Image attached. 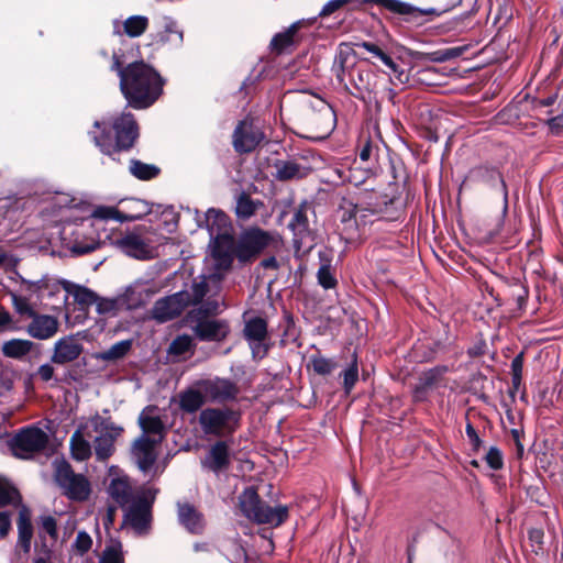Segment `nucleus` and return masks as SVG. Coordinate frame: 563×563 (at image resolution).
Here are the masks:
<instances>
[{
    "label": "nucleus",
    "instance_id": "nucleus-15",
    "mask_svg": "<svg viewBox=\"0 0 563 563\" xmlns=\"http://www.w3.org/2000/svg\"><path fill=\"white\" fill-rule=\"evenodd\" d=\"M244 336L252 350L253 357L263 358L268 351L267 323L264 319L255 317L245 322Z\"/></svg>",
    "mask_w": 563,
    "mask_h": 563
},
{
    "label": "nucleus",
    "instance_id": "nucleus-2",
    "mask_svg": "<svg viewBox=\"0 0 563 563\" xmlns=\"http://www.w3.org/2000/svg\"><path fill=\"white\" fill-rule=\"evenodd\" d=\"M90 132L100 151L114 158V154L131 148L139 136V126L131 113H122L111 122L96 121Z\"/></svg>",
    "mask_w": 563,
    "mask_h": 563
},
{
    "label": "nucleus",
    "instance_id": "nucleus-18",
    "mask_svg": "<svg viewBox=\"0 0 563 563\" xmlns=\"http://www.w3.org/2000/svg\"><path fill=\"white\" fill-rule=\"evenodd\" d=\"M107 492L112 500L120 507L125 508L137 500L131 479L125 474H111Z\"/></svg>",
    "mask_w": 563,
    "mask_h": 563
},
{
    "label": "nucleus",
    "instance_id": "nucleus-38",
    "mask_svg": "<svg viewBox=\"0 0 563 563\" xmlns=\"http://www.w3.org/2000/svg\"><path fill=\"white\" fill-rule=\"evenodd\" d=\"M131 346H132V342L130 340L119 341V342L114 343L107 351L96 354V358L106 361V362L120 360L126 355V353L130 351Z\"/></svg>",
    "mask_w": 563,
    "mask_h": 563
},
{
    "label": "nucleus",
    "instance_id": "nucleus-9",
    "mask_svg": "<svg viewBox=\"0 0 563 563\" xmlns=\"http://www.w3.org/2000/svg\"><path fill=\"white\" fill-rule=\"evenodd\" d=\"M280 245L278 235L263 231L261 229H251L244 232L235 249L234 254L241 262H247L267 247L277 249Z\"/></svg>",
    "mask_w": 563,
    "mask_h": 563
},
{
    "label": "nucleus",
    "instance_id": "nucleus-63",
    "mask_svg": "<svg viewBox=\"0 0 563 563\" xmlns=\"http://www.w3.org/2000/svg\"><path fill=\"white\" fill-rule=\"evenodd\" d=\"M115 512H117V508L113 507V506H108L107 510H106V514L102 518V523L106 529H109L113 522H114V518H115Z\"/></svg>",
    "mask_w": 563,
    "mask_h": 563
},
{
    "label": "nucleus",
    "instance_id": "nucleus-27",
    "mask_svg": "<svg viewBox=\"0 0 563 563\" xmlns=\"http://www.w3.org/2000/svg\"><path fill=\"white\" fill-rule=\"evenodd\" d=\"M62 286L66 292L74 297L75 301L81 306H90L97 301V295L87 287L77 285L66 279L56 283V290Z\"/></svg>",
    "mask_w": 563,
    "mask_h": 563
},
{
    "label": "nucleus",
    "instance_id": "nucleus-37",
    "mask_svg": "<svg viewBox=\"0 0 563 563\" xmlns=\"http://www.w3.org/2000/svg\"><path fill=\"white\" fill-rule=\"evenodd\" d=\"M465 51L466 47L464 46L449 47L430 53H423L421 54V59L432 63H443L460 57Z\"/></svg>",
    "mask_w": 563,
    "mask_h": 563
},
{
    "label": "nucleus",
    "instance_id": "nucleus-19",
    "mask_svg": "<svg viewBox=\"0 0 563 563\" xmlns=\"http://www.w3.org/2000/svg\"><path fill=\"white\" fill-rule=\"evenodd\" d=\"M82 350V344L75 336H64L55 342L51 361L59 365L70 363L79 357Z\"/></svg>",
    "mask_w": 563,
    "mask_h": 563
},
{
    "label": "nucleus",
    "instance_id": "nucleus-10",
    "mask_svg": "<svg viewBox=\"0 0 563 563\" xmlns=\"http://www.w3.org/2000/svg\"><path fill=\"white\" fill-rule=\"evenodd\" d=\"M55 481L71 500L82 501L90 495L89 481L82 474H76L66 461L56 462Z\"/></svg>",
    "mask_w": 563,
    "mask_h": 563
},
{
    "label": "nucleus",
    "instance_id": "nucleus-21",
    "mask_svg": "<svg viewBox=\"0 0 563 563\" xmlns=\"http://www.w3.org/2000/svg\"><path fill=\"white\" fill-rule=\"evenodd\" d=\"M199 386L205 397L211 400L222 401L231 399L234 398L238 393L235 385L228 379L216 378L203 380Z\"/></svg>",
    "mask_w": 563,
    "mask_h": 563
},
{
    "label": "nucleus",
    "instance_id": "nucleus-24",
    "mask_svg": "<svg viewBox=\"0 0 563 563\" xmlns=\"http://www.w3.org/2000/svg\"><path fill=\"white\" fill-rule=\"evenodd\" d=\"M18 542L16 547L27 554L31 551V542L33 538V527L31 522V512L27 507L23 506L19 511L18 518Z\"/></svg>",
    "mask_w": 563,
    "mask_h": 563
},
{
    "label": "nucleus",
    "instance_id": "nucleus-56",
    "mask_svg": "<svg viewBox=\"0 0 563 563\" xmlns=\"http://www.w3.org/2000/svg\"><path fill=\"white\" fill-rule=\"evenodd\" d=\"M227 419L222 410H206L200 416V422H224Z\"/></svg>",
    "mask_w": 563,
    "mask_h": 563
},
{
    "label": "nucleus",
    "instance_id": "nucleus-23",
    "mask_svg": "<svg viewBox=\"0 0 563 563\" xmlns=\"http://www.w3.org/2000/svg\"><path fill=\"white\" fill-rule=\"evenodd\" d=\"M446 366H437L424 372L419 378V384L417 385L415 390V397L419 399L423 396V394L428 393L429 390L444 387V375L446 374Z\"/></svg>",
    "mask_w": 563,
    "mask_h": 563
},
{
    "label": "nucleus",
    "instance_id": "nucleus-47",
    "mask_svg": "<svg viewBox=\"0 0 563 563\" xmlns=\"http://www.w3.org/2000/svg\"><path fill=\"white\" fill-rule=\"evenodd\" d=\"M311 364L313 371L320 375H328L335 368V363L321 355L312 356Z\"/></svg>",
    "mask_w": 563,
    "mask_h": 563
},
{
    "label": "nucleus",
    "instance_id": "nucleus-29",
    "mask_svg": "<svg viewBox=\"0 0 563 563\" xmlns=\"http://www.w3.org/2000/svg\"><path fill=\"white\" fill-rule=\"evenodd\" d=\"M275 168L276 178L279 180L300 179L308 174V168L294 161H278Z\"/></svg>",
    "mask_w": 563,
    "mask_h": 563
},
{
    "label": "nucleus",
    "instance_id": "nucleus-16",
    "mask_svg": "<svg viewBox=\"0 0 563 563\" xmlns=\"http://www.w3.org/2000/svg\"><path fill=\"white\" fill-rule=\"evenodd\" d=\"M18 277L21 282L20 291L25 292L26 296L11 294L13 307L19 314L32 317L35 312L29 301L33 295H38L44 289H47L49 280L46 277L35 282L27 280L19 274Z\"/></svg>",
    "mask_w": 563,
    "mask_h": 563
},
{
    "label": "nucleus",
    "instance_id": "nucleus-44",
    "mask_svg": "<svg viewBox=\"0 0 563 563\" xmlns=\"http://www.w3.org/2000/svg\"><path fill=\"white\" fill-rule=\"evenodd\" d=\"M96 310L99 314L104 316H115L119 308H121V298L118 299H107L99 298L97 296V301L95 302Z\"/></svg>",
    "mask_w": 563,
    "mask_h": 563
},
{
    "label": "nucleus",
    "instance_id": "nucleus-17",
    "mask_svg": "<svg viewBox=\"0 0 563 563\" xmlns=\"http://www.w3.org/2000/svg\"><path fill=\"white\" fill-rule=\"evenodd\" d=\"M126 507L123 523L130 526L136 533L145 532L151 522V503L139 497Z\"/></svg>",
    "mask_w": 563,
    "mask_h": 563
},
{
    "label": "nucleus",
    "instance_id": "nucleus-46",
    "mask_svg": "<svg viewBox=\"0 0 563 563\" xmlns=\"http://www.w3.org/2000/svg\"><path fill=\"white\" fill-rule=\"evenodd\" d=\"M40 523V537L42 538L43 534L45 533L49 536L52 540L57 541L58 530L55 518H53L52 516H43L41 517Z\"/></svg>",
    "mask_w": 563,
    "mask_h": 563
},
{
    "label": "nucleus",
    "instance_id": "nucleus-25",
    "mask_svg": "<svg viewBox=\"0 0 563 563\" xmlns=\"http://www.w3.org/2000/svg\"><path fill=\"white\" fill-rule=\"evenodd\" d=\"M179 522L194 534H199L205 528L202 515L189 504L178 505Z\"/></svg>",
    "mask_w": 563,
    "mask_h": 563
},
{
    "label": "nucleus",
    "instance_id": "nucleus-28",
    "mask_svg": "<svg viewBox=\"0 0 563 563\" xmlns=\"http://www.w3.org/2000/svg\"><path fill=\"white\" fill-rule=\"evenodd\" d=\"M289 228L295 235V243H302L310 235L306 205L300 206L294 213Z\"/></svg>",
    "mask_w": 563,
    "mask_h": 563
},
{
    "label": "nucleus",
    "instance_id": "nucleus-3",
    "mask_svg": "<svg viewBox=\"0 0 563 563\" xmlns=\"http://www.w3.org/2000/svg\"><path fill=\"white\" fill-rule=\"evenodd\" d=\"M140 426L142 427V433L131 445V459L144 475L155 477L162 474L164 470L156 462L167 424Z\"/></svg>",
    "mask_w": 563,
    "mask_h": 563
},
{
    "label": "nucleus",
    "instance_id": "nucleus-13",
    "mask_svg": "<svg viewBox=\"0 0 563 563\" xmlns=\"http://www.w3.org/2000/svg\"><path fill=\"white\" fill-rule=\"evenodd\" d=\"M264 140L258 121L246 119L240 122L233 134V146L240 153L253 151Z\"/></svg>",
    "mask_w": 563,
    "mask_h": 563
},
{
    "label": "nucleus",
    "instance_id": "nucleus-58",
    "mask_svg": "<svg viewBox=\"0 0 563 563\" xmlns=\"http://www.w3.org/2000/svg\"><path fill=\"white\" fill-rule=\"evenodd\" d=\"M333 70L335 71V76L339 82L346 87V84L344 82L345 68L342 52H340L339 56L335 58Z\"/></svg>",
    "mask_w": 563,
    "mask_h": 563
},
{
    "label": "nucleus",
    "instance_id": "nucleus-49",
    "mask_svg": "<svg viewBox=\"0 0 563 563\" xmlns=\"http://www.w3.org/2000/svg\"><path fill=\"white\" fill-rule=\"evenodd\" d=\"M318 282L324 289H331L336 286V279L331 273L330 266L323 264L317 273Z\"/></svg>",
    "mask_w": 563,
    "mask_h": 563
},
{
    "label": "nucleus",
    "instance_id": "nucleus-12",
    "mask_svg": "<svg viewBox=\"0 0 563 563\" xmlns=\"http://www.w3.org/2000/svg\"><path fill=\"white\" fill-rule=\"evenodd\" d=\"M113 245L126 256L146 261L154 257V249L151 241L144 239L137 231L128 232L118 238Z\"/></svg>",
    "mask_w": 563,
    "mask_h": 563
},
{
    "label": "nucleus",
    "instance_id": "nucleus-34",
    "mask_svg": "<svg viewBox=\"0 0 563 563\" xmlns=\"http://www.w3.org/2000/svg\"><path fill=\"white\" fill-rule=\"evenodd\" d=\"M205 396L199 390L188 389L179 395L180 408L189 413H194L201 408Z\"/></svg>",
    "mask_w": 563,
    "mask_h": 563
},
{
    "label": "nucleus",
    "instance_id": "nucleus-57",
    "mask_svg": "<svg viewBox=\"0 0 563 563\" xmlns=\"http://www.w3.org/2000/svg\"><path fill=\"white\" fill-rule=\"evenodd\" d=\"M350 0H330L327 2L323 8L321 9L319 15L320 16H328L339 10L341 7L346 4Z\"/></svg>",
    "mask_w": 563,
    "mask_h": 563
},
{
    "label": "nucleus",
    "instance_id": "nucleus-1",
    "mask_svg": "<svg viewBox=\"0 0 563 563\" xmlns=\"http://www.w3.org/2000/svg\"><path fill=\"white\" fill-rule=\"evenodd\" d=\"M111 69L117 71L121 92L134 109L151 107L163 93L164 79L144 62H134L122 67L120 57L113 54Z\"/></svg>",
    "mask_w": 563,
    "mask_h": 563
},
{
    "label": "nucleus",
    "instance_id": "nucleus-14",
    "mask_svg": "<svg viewBox=\"0 0 563 563\" xmlns=\"http://www.w3.org/2000/svg\"><path fill=\"white\" fill-rule=\"evenodd\" d=\"M190 302V295L185 291L176 292L157 300L152 309V318L166 322L178 317Z\"/></svg>",
    "mask_w": 563,
    "mask_h": 563
},
{
    "label": "nucleus",
    "instance_id": "nucleus-31",
    "mask_svg": "<svg viewBox=\"0 0 563 563\" xmlns=\"http://www.w3.org/2000/svg\"><path fill=\"white\" fill-rule=\"evenodd\" d=\"M34 343L29 340H22V339H12L9 341H5L2 344L1 351L4 356L11 357V358H22L26 354L31 352L33 349Z\"/></svg>",
    "mask_w": 563,
    "mask_h": 563
},
{
    "label": "nucleus",
    "instance_id": "nucleus-59",
    "mask_svg": "<svg viewBox=\"0 0 563 563\" xmlns=\"http://www.w3.org/2000/svg\"><path fill=\"white\" fill-rule=\"evenodd\" d=\"M10 530H11L10 512L0 511V538L7 537Z\"/></svg>",
    "mask_w": 563,
    "mask_h": 563
},
{
    "label": "nucleus",
    "instance_id": "nucleus-33",
    "mask_svg": "<svg viewBox=\"0 0 563 563\" xmlns=\"http://www.w3.org/2000/svg\"><path fill=\"white\" fill-rule=\"evenodd\" d=\"M376 2L379 4H383L384 7H386L387 9H389L394 12L401 13V14H411L413 18H418L420 15H426V14H435L437 13L435 9L430 8L427 10H421V9L412 8L409 4L400 2L398 0H376Z\"/></svg>",
    "mask_w": 563,
    "mask_h": 563
},
{
    "label": "nucleus",
    "instance_id": "nucleus-30",
    "mask_svg": "<svg viewBox=\"0 0 563 563\" xmlns=\"http://www.w3.org/2000/svg\"><path fill=\"white\" fill-rule=\"evenodd\" d=\"M87 427L88 424H80L70 439L71 454L78 461H85L91 455L90 442L84 437Z\"/></svg>",
    "mask_w": 563,
    "mask_h": 563
},
{
    "label": "nucleus",
    "instance_id": "nucleus-62",
    "mask_svg": "<svg viewBox=\"0 0 563 563\" xmlns=\"http://www.w3.org/2000/svg\"><path fill=\"white\" fill-rule=\"evenodd\" d=\"M37 375L40 376V378L42 380L48 382L52 379V377L54 375V368L49 364H43L40 366V368L37 371Z\"/></svg>",
    "mask_w": 563,
    "mask_h": 563
},
{
    "label": "nucleus",
    "instance_id": "nucleus-20",
    "mask_svg": "<svg viewBox=\"0 0 563 563\" xmlns=\"http://www.w3.org/2000/svg\"><path fill=\"white\" fill-rule=\"evenodd\" d=\"M58 325L56 317L34 313L26 331L34 339L47 340L57 333Z\"/></svg>",
    "mask_w": 563,
    "mask_h": 563
},
{
    "label": "nucleus",
    "instance_id": "nucleus-35",
    "mask_svg": "<svg viewBox=\"0 0 563 563\" xmlns=\"http://www.w3.org/2000/svg\"><path fill=\"white\" fill-rule=\"evenodd\" d=\"M99 563H124L122 543L117 539H110L100 555Z\"/></svg>",
    "mask_w": 563,
    "mask_h": 563
},
{
    "label": "nucleus",
    "instance_id": "nucleus-61",
    "mask_svg": "<svg viewBox=\"0 0 563 563\" xmlns=\"http://www.w3.org/2000/svg\"><path fill=\"white\" fill-rule=\"evenodd\" d=\"M523 357L522 354L517 355L511 361V376L522 377Z\"/></svg>",
    "mask_w": 563,
    "mask_h": 563
},
{
    "label": "nucleus",
    "instance_id": "nucleus-22",
    "mask_svg": "<svg viewBox=\"0 0 563 563\" xmlns=\"http://www.w3.org/2000/svg\"><path fill=\"white\" fill-rule=\"evenodd\" d=\"M201 463L203 467L214 473H219L220 471L227 468L230 464L228 442L218 441L214 443Z\"/></svg>",
    "mask_w": 563,
    "mask_h": 563
},
{
    "label": "nucleus",
    "instance_id": "nucleus-60",
    "mask_svg": "<svg viewBox=\"0 0 563 563\" xmlns=\"http://www.w3.org/2000/svg\"><path fill=\"white\" fill-rule=\"evenodd\" d=\"M198 309H201L202 316L217 314L220 312V303L217 300L207 301Z\"/></svg>",
    "mask_w": 563,
    "mask_h": 563
},
{
    "label": "nucleus",
    "instance_id": "nucleus-26",
    "mask_svg": "<svg viewBox=\"0 0 563 563\" xmlns=\"http://www.w3.org/2000/svg\"><path fill=\"white\" fill-rule=\"evenodd\" d=\"M95 431L99 433L93 440L95 453L98 460H107L114 451V437L106 427L107 424H92Z\"/></svg>",
    "mask_w": 563,
    "mask_h": 563
},
{
    "label": "nucleus",
    "instance_id": "nucleus-40",
    "mask_svg": "<svg viewBox=\"0 0 563 563\" xmlns=\"http://www.w3.org/2000/svg\"><path fill=\"white\" fill-rule=\"evenodd\" d=\"M148 25V19L144 15H132L123 23L124 33L130 37L142 35Z\"/></svg>",
    "mask_w": 563,
    "mask_h": 563
},
{
    "label": "nucleus",
    "instance_id": "nucleus-7",
    "mask_svg": "<svg viewBox=\"0 0 563 563\" xmlns=\"http://www.w3.org/2000/svg\"><path fill=\"white\" fill-rule=\"evenodd\" d=\"M7 444L13 456L29 460L45 450L48 444V435L35 426H27L9 439Z\"/></svg>",
    "mask_w": 563,
    "mask_h": 563
},
{
    "label": "nucleus",
    "instance_id": "nucleus-64",
    "mask_svg": "<svg viewBox=\"0 0 563 563\" xmlns=\"http://www.w3.org/2000/svg\"><path fill=\"white\" fill-rule=\"evenodd\" d=\"M548 124L553 133H559L561 130H563V113L551 118L548 121Z\"/></svg>",
    "mask_w": 563,
    "mask_h": 563
},
{
    "label": "nucleus",
    "instance_id": "nucleus-36",
    "mask_svg": "<svg viewBox=\"0 0 563 563\" xmlns=\"http://www.w3.org/2000/svg\"><path fill=\"white\" fill-rule=\"evenodd\" d=\"M300 26V22L291 24L285 32L276 34L271 45L274 51L282 53L294 44V36Z\"/></svg>",
    "mask_w": 563,
    "mask_h": 563
},
{
    "label": "nucleus",
    "instance_id": "nucleus-42",
    "mask_svg": "<svg viewBox=\"0 0 563 563\" xmlns=\"http://www.w3.org/2000/svg\"><path fill=\"white\" fill-rule=\"evenodd\" d=\"M343 388L346 394H350L356 382L358 380V366L356 354H353L352 363L342 372Z\"/></svg>",
    "mask_w": 563,
    "mask_h": 563
},
{
    "label": "nucleus",
    "instance_id": "nucleus-45",
    "mask_svg": "<svg viewBox=\"0 0 563 563\" xmlns=\"http://www.w3.org/2000/svg\"><path fill=\"white\" fill-rule=\"evenodd\" d=\"M484 461L494 471H499L504 467V456L497 446H490L484 455Z\"/></svg>",
    "mask_w": 563,
    "mask_h": 563
},
{
    "label": "nucleus",
    "instance_id": "nucleus-52",
    "mask_svg": "<svg viewBox=\"0 0 563 563\" xmlns=\"http://www.w3.org/2000/svg\"><path fill=\"white\" fill-rule=\"evenodd\" d=\"M201 432L206 435L214 434L217 437H224L233 432L231 424H200Z\"/></svg>",
    "mask_w": 563,
    "mask_h": 563
},
{
    "label": "nucleus",
    "instance_id": "nucleus-55",
    "mask_svg": "<svg viewBox=\"0 0 563 563\" xmlns=\"http://www.w3.org/2000/svg\"><path fill=\"white\" fill-rule=\"evenodd\" d=\"M466 435L468 438L471 449L473 453L477 454L479 453L481 449L483 448L484 443L481 440L478 433L473 428V424H466Z\"/></svg>",
    "mask_w": 563,
    "mask_h": 563
},
{
    "label": "nucleus",
    "instance_id": "nucleus-50",
    "mask_svg": "<svg viewBox=\"0 0 563 563\" xmlns=\"http://www.w3.org/2000/svg\"><path fill=\"white\" fill-rule=\"evenodd\" d=\"M377 58L380 59L391 70L399 82L405 84L408 81V75H406L404 70L399 69L398 65L389 55H387L385 52H382Z\"/></svg>",
    "mask_w": 563,
    "mask_h": 563
},
{
    "label": "nucleus",
    "instance_id": "nucleus-39",
    "mask_svg": "<svg viewBox=\"0 0 563 563\" xmlns=\"http://www.w3.org/2000/svg\"><path fill=\"white\" fill-rule=\"evenodd\" d=\"M130 173L141 180H150L158 175L159 169L155 165L132 159L130 163Z\"/></svg>",
    "mask_w": 563,
    "mask_h": 563
},
{
    "label": "nucleus",
    "instance_id": "nucleus-54",
    "mask_svg": "<svg viewBox=\"0 0 563 563\" xmlns=\"http://www.w3.org/2000/svg\"><path fill=\"white\" fill-rule=\"evenodd\" d=\"M489 181H490V185L492 186H495V185H499L500 188H501V192L504 195V201H505V206H504V212H506L507 210V200H508V191H507V187H506V184L503 179V176L501 174L498 172V170H490L489 172Z\"/></svg>",
    "mask_w": 563,
    "mask_h": 563
},
{
    "label": "nucleus",
    "instance_id": "nucleus-41",
    "mask_svg": "<svg viewBox=\"0 0 563 563\" xmlns=\"http://www.w3.org/2000/svg\"><path fill=\"white\" fill-rule=\"evenodd\" d=\"M120 298L122 307L135 309L144 303L146 296L139 287H129Z\"/></svg>",
    "mask_w": 563,
    "mask_h": 563
},
{
    "label": "nucleus",
    "instance_id": "nucleus-51",
    "mask_svg": "<svg viewBox=\"0 0 563 563\" xmlns=\"http://www.w3.org/2000/svg\"><path fill=\"white\" fill-rule=\"evenodd\" d=\"M92 545V539L86 531H79L76 536L75 542H74V549L80 553L85 554L90 550Z\"/></svg>",
    "mask_w": 563,
    "mask_h": 563
},
{
    "label": "nucleus",
    "instance_id": "nucleus-6",
    "mask_svg": "<svg viewBox=\"0 0 563 563\" xmlns=\"http://www.w3.org/2000/svg\"><path fill=\"white\" fill-rule=\"evenodd\" d=\"M150 203L142 199H128L120 201L118 207L99 206L90 217L91 224L97 225L99 221L114 220L118 222H131L151 213Z\"/></svg>",
    "mask_w": 563,
    "mask_h": 563
},
{
    "label": "nucleus",
    "instance_id": "nucleus-5",
    "mask_svg": "<svg viewBox=\"0 0 563 563\" xmlns=\"http://www.w3.org/2000/svg\"><path fill=\"white\" fill-rule=\"evenodd\" d=\"M199 227H205L214 242L212 255L218 260L220 265L230 266L232 262L231 253L222 252V245H231L232 238L230 236V219L221 210L210 208L203 216V221L199 220Z\"/></svg>",
    "mask_w": 563,
    "mask_h": 563
},
{
    "label": "nucleus",
    "instance_id": "nucleus-43",
    "mask_svg": "<svg viewBox=\"0 0 563 563\" xmlns=\"http://www.w3.org/2000/svg\"><path fill=\"white\" fill-rule=\"evenodd\" d=\"M257 203L245 195L240 196L236 202V216L240 219H250L256 211Z\"/></svg>",
    "mask_w": 563,
    "mask_h": 563
},
{
    "label": "nucleus",
    "instance_id": "nucleus-53",
    "mask_svg": "<svg viewBox=\"0 0 563 563\" xmlns=\"http://www.w3.org/2000/svg\"><path fill=\"white\" fill-rule=\"evenodd\" d=\"M99 246V242L95 239H90L88 242L75 241L71 250L76 254H87L95 251Z\"/></svg>",
    "mask_w": 563,
    "mask_h": 563
},
{
    "label": "nucleus",
    "instance_id": "nucleus-11",
    "mask_svg": "<svg viewBox=\"0 0 563 563\" xmlns=\"http://www.w3.org/2000/svg\"><path fill=\"white\" fill-rule=\"evenodd\" d=\"M395 203L394 199H389V201L384 202L383 207H375V208H363L358 206H354L352 203H349L346 206H342L339 211V217L341 222L344 224V231L353 232L358 227L360 222L365 223V218L367 216V212L371 214H386V218L388 219H397L398 216L396 214H387V207L388 205L393 206Z\"/></svg>",
    "mask_w": 563,
    "mask_h": 563
},
{
    "label": "nucleus",
    "instance_id": "nucleus-8",
    "mask_svg": "<svg viewBox=\"0 0 563 563\" xmlns=\"http://www.w3.org/2000/svg\"><path fill=\"white\" fill-rule=\"evenodd\" d=\"M187 322L200 341L221 342L230 333L229 322L202 316L201 309H194L187 316Z\"/></svg>",
    "mask_w": 563,
    "mask_h": 563
},
{
    "label": "nucleus",
    "instance_id": "nucleus-32",
    "mask_svg": "<svg viewBox=\"0 0 563 563\" xmlns=\"http://www.w3.org/2000/svg\"><path fill=\"white\" fill-rule=\"evenodd\" d=\"M195 351L194 339L188 334H181L176 336L168 347V354L174 357H183L191 356Z\"/></svg>",
    "mask_w": 563,
    "mask_h": 563
},
{
    "label": "nucleus",
    "instance_id": "nucleus-4",
    "mask_svg": "<svg viewBox=\"0 0 563 563\" xmlns=\"http://www.w3.org/2000/svg\"><path fill=\"white\" fill-rule=\"evenodd\" d=\"M240 507L249 519L263 525L280 526L288 518V507H272L261 500L253 488H246L240 496Z\"/></svg>",
    "mask_w": 563,
    "mask_h": 563
},
{
    "label": "nucleus",
    "instance_id": "nucleus-48",
    "mask_svg": "<svg viewBox=\"0 0 563 563\" xmlns=\"http://www.w3.org/2000/svg\"><path fill=\"white\" fill-rule=\"evenodd\" d=\"M19 497V493L14 487L0 479V507L13 504Z\"/></svg>",
    "mask_w": 563,
    "mask_h": 563
}]
</instances>
